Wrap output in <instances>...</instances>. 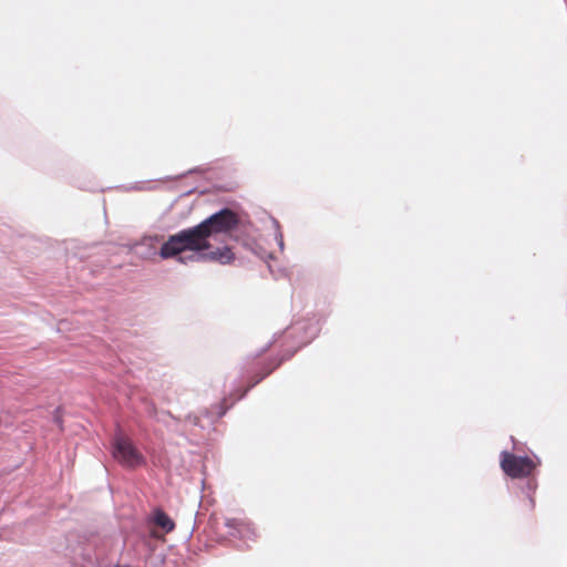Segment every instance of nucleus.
Here are the masks:
<instances>
[{"instance_id":"obj_3","label":"nucleus","mask_w":567,"mask_h":567,"mask_svg":"<svg viewBox=\"0 0 567 567\" xmlns=\"http://www.w3.org/2000/svg\"><path fill=\"white\" fill-rule=\"evenodd\" d=\"M113 456L123 466L135 468L145 463L143 455L136 450L131 440L117 436L114 442Z\"/></svg>"},{"instance_id":"obj_6","label":"nucleus","mask_w":567,"mask_h":567,"mask_svg":"<svg viewBox=\"0 0 567 567\" xmlns=\"http://www.w3.org/2000/svg\"><path fill=\"white\" fill-rule=\"evenodd\" d=\"M280 364V361L278 362H269L265 365L262 371L259 374H256L254 377V381L250 384V388L258 384L261 380H264L267 375H269L275 369H277Z\"/></svg>"},{"instance_id":"obj_1","label":"nucleus","mask_w":567,"mask_h":567,"mask_svg":"<svg viewBox=\"0 0 567 567\" xmlns=\"http://www.w3.org/2000/svg\"><path fill=\"white\" fill-rule=\"evenodd\" d=\"M238 223V215L229 208H224L200 224L171 235L162 245L159 256L162 259H169L184 251H196L202 252L200 257L205 260L223 265L230 264L235 258L231 249L227 246L210 249L209 238L218 234L230 233L237 228Z\"/></svg>"},{"instance_id":"obj_4","label":"nucleus","mask_w":567,"mask_h":567,"mask_svg":"<svg viewBox=\"0 0 567 567\" xmlns=\"http://www.w3.org/2000/svg\"><path fill=\"white\" fill-rule=\"evenodd\" d=\"M225 525L229 529V535L233 537H237L245 542H255L257 539L256 528L249 520L241 518H227Z\"/></svg>"},{"instance_id":"obj_2","label":"nucleus","mask_w":567,"mask_h":567,"mask_svg":"<svg viewBox=\"0 0 567 567\" xmlns=\"http://www.w3.org/2000/svg\"><path fill=\"white\" fill-rule=\"evenodd\" d=\"M501 467L512 478L529 476L536 467L534 461L527 456H517L504 451L501 453Z\"/></svg>"},{"instance_id":"obj_8","label":"nucleus","mask_w":567,"mask_h":567,"mask_svg":"<svg viewBox=\"0 0 567 567\" xmlns=\"http://www.w3.org/2000/svg\"><path fill=\"white\" fill-rule=\"evenodd\" d=\"M55 421H56L58 423H61V419H60V416H56V417H55Z\"/></svg>"},{"instance_id":"obj_5","label":"nucleus","mask_w":567,"mask_h":567,"mask_svg":"<svg viewBox=\"0 0 567 567\" xmlns=\"http://www.w3.org/2000/svg\"><path fill=\"white\" fill-rule=\"evenodd\" d=\"M154 523L161 527L165 533H171L175 528L173 519L162 509H156L154 513Z\"/></svg>"},{"instance_id":"obj_7","label":"nucleus","mask_w":567,"mask_h":567,"mask_svg":"<svg viewBox=\"0 0 567 567\" xmlns=\"http://www.w3.org/2000/svg\"><path fill=\"white\" fill-rule=\"evenodd\" d=\"M151 240H152V238H145V239H143L142 244H147Z\"/></svg>"}]
</instances>
